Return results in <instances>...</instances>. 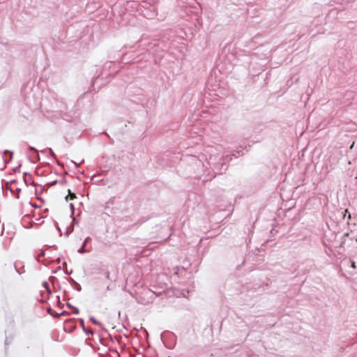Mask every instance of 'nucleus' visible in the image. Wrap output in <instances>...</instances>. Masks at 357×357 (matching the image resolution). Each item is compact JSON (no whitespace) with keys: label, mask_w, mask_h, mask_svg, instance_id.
<instances>
[{"label":"nucleus","mask_w":357,"mask_h":357,"mask_svg":"<svg viewBox=\"0 0 357 357\" xmlns=\"http://www.w3.org/2000/svg\"><path fill=\"white\" fill-rule=\"evenodd\" d=\"M13 157V153L10 151H5L3 153V159L6 162H10Z\"/></svg>","instance_id":"obj_1"},{"label":"nucleus","mask_w":357,"mask_h":357,"mask_svg":"<svg viewBox=\"0 0 357 357\" xmlns=\"http://www.w3.org/2000/svg\"><path fill=\"white\" fill-rule=\"evenodd\" d=\"M76 198V195L75 193L71 192L70 190H68V195L66 197V200H73Z\"/></svg>","instance_id":"obj_2"},{"label":"nucleus","mask_w":357,"mask_h":357,"mask_svg":"<svg viewBox=\"0 0 357 357\" xmlns=\"http://www.w3.org/2000/svg\"><path fill=\"white\" fill-rule=\"evenodd\" d=\"M351 267H352L353 268H356V264H355V262H354V261H353V262L351 263Z\"/></svg>","instance_id":"obj_3"},{"label":"nucleus","mask_w":357,"mask_h":357,"mask_svg":"<svg viewBox=\"0 0 357 357\" xmlns=\"http://www.w3.org/2000/svg\"><path fill=\"white\" fill-rule=\"evenodd\" d=\"M5 344H6V345H8V344H10V342H8V338L6 339Z\"/></svg>","instance_id":"obj_4"},{"label":"nucleus","mask_w":357,"mask_h":357,"mask_svg":"<svg viewBox=\"0 0 357 357\" xmlns=\"http://www.w3.org/2000/svg\"><path fill=\"white\" fill-rule=\"evenodd\" d=\"M349 236V233H346L344 235V237H347Z\"/></svg>","instance_id":"obj_5"},{"label":"nucleus","mask_w":357,"mask_h":357,"mask_svg":"<svg viewBox=\"0 0 357 357\" xmlns=\"http://www.w3.org/2000/svg\"><path fill=\"white\" fill-rule=\"evenodd\" d=\"M347 213H348V209H346L345 210V214H347Z\"/></svg>","instance_id":"obj_6"},{"label":"nucleus","mask_w":357,"mask_h":357,"mask_svg":"<svg viewBox=\"0 0 357 357\" xmlns=\"http://www.w3.org/2000/svg\"><path fill=\"white\" fill-rule=\"evenodd\" d=\"M347 213H348V209H346L345 210V214H347Z\"/></svg>","instance_id":"obj_7"}]
</instances>
